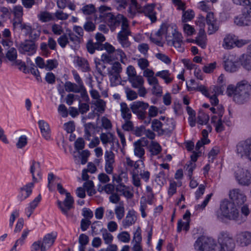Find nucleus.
Listing matches in <instances>:
<instances>
[{
    "mask_svg": "<svg viewBox=\"0 0 251 251\" xmlns=\"http://www.w3.org/2000/svg\"><path fill=\"white\" fill-rule=\"evenodd\" d=\"M249 82L246 80L238 82L235 87L228 85L226 93L228 96H233V100L237 103L241 104L248 101L251 95V90Z\"/></svg>",
    "mask_w": 251,
    "mask_h": 251,
    "instance_id": "nucleus-1",
    "label": "nucleus"
},
{
    "mask_svg": "<svg viewBox=\"0 0 251 251\" xmlns=\"http://www.w3.org/2000/svg\"><path fill=\"white\" fill-rule=\"evenodd\" d=\"M216 215L217 219L221 221L227 219L241 223L245 220L240 219L239 212L234 206V204L231 201L226 200L221 202L220 209L216 212Z\"/></svg>",
    "mask_w": 251,
    "mask_h": 251,
    "instance_id": "nucleus-2",
    "label": "nucleus"
},
{
    "mask_svg": "<svg viewBox=\"0 0 251 251\" xmlns=\"http://www.w3.org/2000/svg\"><path fill=\"white\" fill-rule=\"evenodd\" d=\"M218 242L225 251H234L235 243L232 234L229 232L221 231L218 236Z\"/></svg>",
    "mask_w": 251,
    "mask_h": 251,
    "instance_id": "nucleus-3",
    "label": "nucleus"
},
{
    "mask_svg": "<svg viewBox=\"0 0 251 251\" xmlns=\"http://www.w3.org/2000/svg\"><path fill=\"white\" fill-rule=\"evenodd\" d=\"M149 107V104L143 101H135L130 104L131 110L140 120H144L147 118V110Z\"/></svg>",
    "mask_w": 251,
    "mask_h": 251,
    "instance_id": "nucleus-4",
    "label": "nucleus"
},
{
    "mask_svg": "<svg viewBox=\"0 0 251 251\" xmlns=\"http://www.w3.org/2000/svg\"><path fill=\"white\" fill-rule=\"evenodd\" d=\"M172 34L168 35L166 37V40L168 45L174 46L179 51H183L184 50L182 46L183 45V37L181 33L176 30L173 28Z\"/></svg>",
    "mask_w": 251,
    "mask_h": 251,
    "instance_id": "nucleus-5",
    "label": "nucleus"
},
{
    "mask_svg": "<svg viewBox=\"0 0 251 251\" xmlns=\"http://www.w3.org/2000/svg\"><path fill=\"white\" fill-rule=\"evenodd\" d=\"M234 176L238 184L243 186H249L251 183V173L246 168L238 166L235 171Z\"/></svg>",
    "mask_w": 251,
    "mask_h": 251,
    "instance_id": "nucleus-6",
    "label": "nucleus"
},
{
    "mask_svg": "<svg viewBox=\"0 0 251 251\" xmlns=\"http://www.w3.org/2000/svg\"><path fill=\"white\" fill-rule=\"evenodd\" d=\"M215 242V240L211 237L201 236L197 239L194 246L198 251H210Z\"/></svg>",
    "mask_w": 251,
    "mask_h": 251,
    "instance_id": "nucleus-7",
    "label": "nucleus"
},
{
    "mask_svg": "<svg viewBox=\"0 0 251 251\" xmlns=\"http://www.w3.org/2000/svg\"><path fill=\"white\" fill-rule=\"evenodd\" d=\"M168 127H164L165 124H163L159 120L154 119L152 122L151 127L152 129L158 133L159 135H163L171 133L175 127V125L171 120H167L165 123Z\"/></svg>",
    "mask_w": 251,
    "mask_h": 251,
    "instance_id": "nucleus-8",
    "label": "nucleus"
},
{
    "mask_svg": "<svg viewBox=\"0 0 251 251\" xmlns=\"http://www.w3.org/2000/svg\"><path fill=\"white\" fill-rule=\"evenodd\" d=\"M236 152L251 161V138L239 142L236 146Z\"/></svg>",
    "mask_w": 251,
    "mask_h": 251,
    "instance_id": "nucleus-9",
    "label": "nucleus"
},
{
    "mask_svg": "<svg viewBox=\"0 0 251 251\" xmlns=\"http://www.w3.org/2000/svg\"><path fill=\"white\" fill-rule=\"evenodd\" d=\"M129 25L126 22H124L121 25V29L117 34V39L123 48L130 46V43L128 40V36L130 35Z\"/></svg>",
    "mask_w": 251,
    "mask_h": 251,
    "instance_id": "nucleus-10",
    "label": "nucleus"
},
{
    "mask_svg": "<svg viewBox=\"0 0 251 251\" xmlns=\"http://www.w3.org/2000/svg\"><path fill=\"white\" fill-rule=\"evenodd\" d=\"M105 20L112 31L114 30L116 27L119 26L121 24L122 25L124 22L128 23L127 19L123 15L118 14L115 16L110 12H108L106 14Z\"/></svg>",
    "mask_w": 251,
    "mask_h": 251,
    "instance_id": "nucleus-11",
    "label": "nucleus"
},
{
    "mask_svg": "<svg viewBox=\"0 0 251 251\" xmlns=\"http://www.w3.org/2000/svg\"><path fill=\"white\" fill-rule=\"evenodd\" d=\"M230 199L232 203L237 206H241L247 200L246 195L239 189H233L229 193Z\"/></svg>",
    "mask_w": 251,
    "mask_h": 251,
    "instance_id": "nucleus-12",
    "label": "nucleus"
},
{
    "mask_svg": "<svg viewBox=\"0 0 251 251\" xmlns=\"http://www.w3.org/2000/svg\"><path fill=\"white\" fill-rule=\"evenodd\" d=\"M67 33L61 35L57 39L58 44L62 48L69 43V40L74 43H79V38L71 30H67Z\"/></svg>",
    "mask_w": 251,
    "mask_h": 251,
    "instance_id": "nucleus-13",
    "label": "nucleus"
},
{
    "mask_svg": "<svg viewBox=\"0 0 251 251\" xmlns=\"http://www.w3.org/2000/svg\"><path fill=\"white\" fill-rule=\"evenodd\" d=\"M149 144V141L145 138H141L133 144L134 147V154L139 157L142 158L144 156L145 151L144 147Z\"/></svg>",
    "mask_w": 251,
    "mask_h": 251,
    "instance_id": "nucleus-14",
    "label": "nucleus"
},
{
    "mask_svg": "<svg viewBox=\"0 0 251 251\" xmlns=\"http://www.w3.org/2000/svg\"><path fill=\"white\" fill-rule=\"evenodd\" d=\"M86 47L88 51L91 54L94 53L96 50H101L104 49L109 54L114 52L115 50L114 47L108 43H105L104 44H97L93 45L90 42L86 45Z\"/></svg>",
    "mask_w": 251,
    "mask_h": 251,
    "instance_id": "nucleus-15",
    "label": "nucleus"
},
{
    "mask_svg": "<svg viewBox=\"0 0 251 251\" xmlns=\"http://www.w3.org/2000/svg\"><path fill=\"white\" fill-rule=\"evenodd\" d=\"M155 4L154 3L148 4L144 6H141L139 13H143L148 17L151 23H155L157 20L156 12L154 10Z\"/></svg>",
    "mask_w": 251,
    "mask_h": 251,
    "instance_id": "nucleus-16",
    "label": "nucleus"
},
{
    "mask_svg": "<svg viewBox=\"0 0 251 251\" xmlns=\"http://www.w3.org/2000/svg\"><path fill=\"white\" fill-rule=\"evenodd\" d=\"M74 202V199L70 193H66V198L63 202L58 201V205L61 211L66 215H68V212L73 207Z\"/></svg>",
    "mask_w": 251,
    "mask_h": 251,
    "instance_id": "nucleus-17",
    "label": "nucleus"
},
{
    "mask_svg": "<svg viewBox=\"0 0 251 251\" xmlns=\"http://www.w3.org/2000/svg\"><path fill=\"white\" fill-rule=\"evenodd\" d=\"M36 50V46L32 41H25L21 44L19 51L22 53L27 54L28 55L33 54Z\"/></svg>",
    "mask_w": 251,
    "mask_h": 251,
    "instance_id": "nucleus-18",
    "label": "nucleus"
},
{
    "mask_svg": "<svg viewBox=\"0 0 251 251\" xmlns=\"http://www.w3.org/2000/svg\"><path fill=\"white\" fill-rule=\"evenodd\" d=\"M236 240L242 247L247 246L251 243V232L249 231L240 232L236 235Z\"/></svg>",
    "mask_w": 251,
    "mask_h": 251,
    "instance_id": "nucleus-19",
    "label": "nucleus"
},
{
    "mask_svg": "<svg viewBox=\"0 0 251 251\" xmlns=\"http://www.w3.org/2000/svg\"><path fill=\"white\" fill-rule=\"evenodd\" d=\"M206 23L208 25V33L212 34L218 30V26L216 25V19L214 13L212 11L207 13L205 17Z\"/></svg>",
    "mask_w": 251,
    "mask_h": 251,
    "instance_id": "nucleus-20",
    "label": "nucleus"
},
{
    "mask_svg": "<svg viewBox=\"0 0 251 251\" xmlns=\"http://www.w3.org/2000/svg\"><path fill=\"white\" fill-rule=\"evenodd\" d=\"M136 220L137 216L135 211L133 210H130L122 221V225L125 228H126L134 225Z\"/></svg>",
    "mask_w": 251,
    "mask_h": 251,
    "instance_id": "nucleus-21",
    "label": "nucleus"
},
{
    "mask_svg": "<svg viewBox=\"0 0 251 251\" xmlns=\"http://www.w3.org/2000/svg\"><path fill=\"white\" fill-rule=\"evenodd\" d=\"M14 29H19L23 30L26 35H28L31 31L32 27L29 24L23 22V19H14L13 22Z\"/></svg>",
    "mask_w": 251,
    "mask_h": 251,
    "instance_id": "nucleus-22",
    "label": "nucleus"
},
{
    "mask_svg": "<svg viewBox=\"0 0 251 251\" xmlns=\"http://www.w3.org/2000/svg\"><path fill=\"white\" fill-rule=\"evenodd\" d=\"M224 67L226 71L233 73L239 69L240 63L237 61L233 60L232 57H229L225 61Z\"/></svg>",
    "mask_w": 251,
    "mask_h": 251,
    "instance_id": "nucleus-23",
    "label": "nucleus"
},
{
    "mask_svg": "<svg viewBox=\"0 0 251 251\" xmlns=\"http://www.w3.org/2000/svg\"><path fill=\"white\" fill-rule=\"evenodd\" d=\"M234 23L238 26H249L251 25V19L243 10L241 15L235 17Z\"/></svg>",
    "mask_w": 251,
    "mask_h": 251,
    "instance_id": "nucleus-24",
    "label": "nucleus"
},
{
    "mask_svg": "<svg viewBox=\"0 0 251 251\" xmlns=\"http://www.w3.org/2000/svg\"><path fill=\"white\" fill-rule=\"evenodd\" d=\"M56 237L53 233L46 234L42 240V251H46L49 249L53 244Z\"/></svg>",
    "mask_w": 251,
    "mask_h": 251,
    "instance_id": "nucleus-25",
    "label": "nucleus"
},
{
    "mask_svg": "<svg viewBox=\"0 0 251 251\" xmlns=\"http://www.w3.org/2000/svg\"><path fill=\"white\" fill-rule=\"evenodd\" d=\"M42 136L47 140L50 138V129L49 124L44 120H39L38 122Z\"/></svg>",
    "mask_w": 251,
    "mask_h": 251,
    "instance_id": "nucleus-26",
    "label": "nucleus"
},
{
    "mask_svg": "<svg viewBox=\"0 0 251 251\" xmlns=\"http://www.w3.org/2000/svg\"><path fill=\"white\" fill-rule=\"evenodd\" d=\"M34 182H29L20 188V198L21 201H24L28 198L32 193V188L34 186Z\"/></svg>",
    "mask_w": 251,
    "mask_h": 251,
    "instance_id": "nucleus-27",
    "label": "nucleus"
},
{
    "mask_svg": "<svg viewBox=\"0 0 251 251\" xmlns=\"http://www.w3.org/2000/svg\"><path fill=\"white\" fill-rule=\"evenodd\" d=\"M141 5L139 4L136 0H130V3L127 10L128 16L133 18L136 14L139 13Z\"/></svg>",
    "mask_w": 251,
    "mask_h": 251,
    "instance_id": "nucleus-28",
    "label": "nucleus"
},
{
    "mask_svg": "<svg viewBox=\"0 0 251 251\" xmlns=\"http://www.w3.org/2000/svg\"><path fill=\"white\" fill-rule=\"evenodd\" d=\"M100 140L102 143L105 146H107L108 143H112L111 145V149L114 146V143L115 142L116 138L113 134L108 133H101L100 136Z\"/></svg>",
    "mask_w": 251,
    "mask_h": 251,
    "instance_id": "nucleus-29",
    "label": "nucleus"
},
{
    "mask_svg": "<svg viewBox=\"0 0 251 251\" xmlns=\"http://www.w3.org/2000/svg\"><path fill=\"white\" fill-rule=\"evenodd\" d=\"M131 109L129 108L126 102L120 103V111L122 118L125 120H130L132 114L130 111Z\"/></svg>",
    "mask_w": 251,
    "mask_h": 251,
    "instance_id": "nucleus-30",
    "label": "nucleus"
},
{
    "mask_svg": "<svg viewBox=\"0 0 251 251\" xmlns=\"http://www.w3.org/2000/svg\"><path fill=\"white\" fill-rule=\"evenodd\" d=\"M173 27L166 24H162L159 29L156 32L155 34L158 37H160L163 35H165V37L168 35L172 34L173 31Z\"/></svg>",
    "mask_w": 251,
    "mask_h": 251,
    "instance_id": "nucleus-31",
    "label": "nucleus"
},
{
    "mask_svg": "<svg viewBox=\"0 0 251 251\" xmlns=\"http://www.w3.org/2000/svg\"><path fill=\"white\" fill-rule=\"evenodd\" d=\"M235 36L233 35H227L224 39L223 47L226 49H230L234 47Z\"/></svg>",
    "mask_w": 251,
    "mask_h": 251,
    "instance_id": "nucleus-32",
    "label": "nucleus"
},
{
    "mask_svg": "<svg viewBox=\"0 0 251 251\" xmlns=\"http://www.w3.org/2000/svg\"><path fill=\"white\" fill-rule=\"evenodd\" d=\"M64 87L67 92L76 93H79L81 88V86L79 84H76L70 81L66 82L64 84Z\"/></svg>",
    "mask_w": 251,
    "mask_h": 251,
    "instance_id": "nucleus-33",
    "label": "nucleus"
},
{
    "mask_svg": "<svg viewBox=\"0 0 251 251\" xmlns=\"http://www.w3.org/2000/svg\"><path fill=\"white\" fill-rule=\"evenodd\" d=\"M128 80L134 88H137L143 86L144 82L143 78L140 75H136L133 77L128 78Z\"/></svg>",
    "mask_w": 251,
    "mask_h": 251,
    "instance_id": "nucleus-34",
    "label": "nucleus"
},
{
    "mask_svg": "<svg viewBox=\"0 0 251 251\" xmlns=\"http://www.w3.org/2000/svg\"><path fill=\"white\" fill-rule=\"evenodd\" d=\"M155 76L164 79L167 84L171 83L173 80V78L170 77L171 74L168 70H162L156 73Z\"/></svg>",
    "mask_w": 251,
    "mask_h": 251,
    "instance_id": "nucleus-35",
    "label": "nucleus"
},
{
    "mask_svg": "<svg viewBox=\"0 0 251 251\" xmlns=\"http://www.w3.org/2000/svg\"><path fill=\"white\" fill-rule=\"evenodd\" d=\"M101 232L102 238L104 241L105 244H110L112 242L113 240V235L109 232L105 228H102L100 230Z\"/></svg>",
    "mask_w": 251,
    "mask_h": 251,
    "instance_id": "nucleus-36",
    "label": "nucleus"
},
{
    "mask_svg": "<svg viewBox=\"0 0 251 251\" xmlns=\"http://www.w3.org/2000/svg\"><path fill=\"white\" fill-rule=\"evenodd\" d=\"M77 64L83 72L90 71V67L87 60L83 58L78 57L77 59Z\"/></svg>",
    "mask_w": 251,
    "mask_h": 251,
    "instance_id": "nucleus-37",
    "label": "nucleus"
},
{
    "mask_svg": "<svg viewBox=\"0 0 251 251\" xmlns=\"http://www.w3.org/2000/svg\"><path fill=\"white\" fill-rule=\"evenodd\" d=\"M38 17L42 22H48L54 19L53 16L51 13L46 11L41 12L38 15Z\"/></svg>",
    "mask_w": 251,
    "mask_h": 251,
    "instance_id": "nucleus-38",
    "label": "nucleus"
},
{
    "mask_svg": "<svg viewBox=\"0 0 251 251\" xmlns=\"http://www.w3.org/2000/svg\"><path fill=\"white\" fill-rule=\"evenodd\" d=\"M83 186L86 190L88 195L92 196L95 194L96 192L94 189V185L93 181L88 180L84 183Z\"/></svg>",
    "mask_w": 251,
    "mask_h": 251,
    "instance_id": "nucleus-39",
    "label": "nucleus"
},
{
    "mask_svg": "<svg viewBox=\"0 0 251 251\" xmlns=\"http://www.w3.org/2000/svg\"><path fill=\"white\" fill-rule=\"evenodd\" d=\"M161 151V147L159 144L155 142H152L150 146V151L151 155H156Z\"/></svg>",
    "mask_w": 251,
    "mask_h": 251,
    "instance_id": "nucleus-40",
    "label": "nucleus"
},
{
    "mask_svg": "<svg viewBox=\"0 0 251 251\" xmlns=\"http://www.w3.org/2000/svg\"><path fill=\"white\" fill-rule=\"evenodd\" d=\"M198 123L201 125H206L208 123L209 117L204 112L200 111L198 115Z\"/></svg>",
    "mask_w": 251,
    "mask_h": 251,
    "instance_id": "nucleus-41",
    "label": "nucleus"
},
{
    "mask_svg": "<svg viewBox=\"0 0 251 251\" xmlns=\"http://www.w3.org/2000/svg\"><path fill=\"white\" fill-rule=\"evenodd\" d=\"M85 138L87 140H90L91 132L95 129L94 126L92 123H87L84 125Z\"/></svg>",
    "mask_w": 251,
    "mask_h": 251,
    "instance_id": "nucleus-42",
    "label": "nucleus"
},
{
    "mask_svg": "<svg viewBox=\"0 0 251 251\" xmlns=\"http://www.w3.org/2000/svg\"><path fill=\"white\" fill-rule=\"evenodd\" d=\"M122 71V67L119 62H115L111 67L110 70L108 71V74H120Z\"/></svg>",
    "mask_w": 251,
    "mask_h": 251,
    "instance_id": "nucleus-43",
    "label": "nucleus"
},
{
    "mask_svg": "<svg viewBox=\"0 0 251 251\" xmlns=\"http://www.w3.org/2000/svg\"><path fill=\"white\" fill-rule=\"evenodd\" d=\"M6 57L11 62L15 61L17 57V53L16 49L13 47L9 48L6 54Z\"/></svg>",
    "mask_w": 251,
    "mask_h": 251,
    "instance_id": "nucleus-44",
    "label": "nucleus"
},
{
    "mask_svg": "<svg viewBox=\"0 0 251 251\" xmlns=\"http://www.w3.org/2000/svg\"><path fill=\"white\" fill-rule=\"evenodd\" d=\"M81 10L84 14L88 15L94 13L96 11L95 6L92 4L85 5Z\"/></svg>",
    "mask_w": 251,
    "mask_h": 251,
    "instance_id": "nucleus-45",
    "label": "nucleus"
},
{
    "mask_svg": "<svg viewBox=\"0 0 251 251\" xmlns=\"http://www.w3.org/2000/svg\"><path fill=\"white\" fill-rule=\"evenodd\" d=\"M94 104L97 107V111L102 113L105 111L106 107V102L102 99L96 100L94 102Z\"/></svg>",
    "mask_w": 251,
    "mask_h": 251,
    "instance_id": "nucleus-46",
    "label": "nucleus"
},
{
    "mask_svg": "<svg viewBox=\"0 0 251 251\" xmlns=\"http://www.w3.org/2000/svg\"><path fill=\"white\" fill-rule=\"evenodd\" d=\"M125 93L127 99L129 100H135L138 97L137 93L128 87L125 88Z\"/></svg>",
    "mask_w": 251,
    "mask_h": 251,
    "instance_id": "nucleus-47",
    "label": "nucleus"
},
{
    "mask_svg": "<svg viewBox=\"0 0 251 251\" xmlns=\"http://www.w3.org/2000/svg\"><path fill=\"white\" fill-rule=\"evenodd\" d=\"M212 196V194L211 193L210 194H208L206 196V198H205L204 200L202 202V203L201 204H198L196 205L195 207V208L196 210H202L204 209L205 206L207 205L208 203L209 202L211 197Z\"/></svg>",
    "mask_w": 251,
    "mask_h": 251,
    "instance_id": "nucleus-48",
    "label": "nucleus"
},
{
    "mask_svg": "<svg viewBox=\"0 0 251 251\" xmlns=\"http://www.w3.org/2000/svg\"><path fill=\"white\" fill-rule=\"evenodd\" d=\"M122 127L125 131L132 132L134 127L133 122L130 120H125V123Z\"/></svg>",
    "mask_w": 251,
    "mask_h": 251,
    "instance_id": "nucleus-49",
    "label": "nucleus"
},
{
    "mask_svg": "<svg viewBox=\"0 0 251 251\" xmlns=\"http://www.w3.org/2000/svg\"><path fill=\"white\" fill-rule=\"evenodd\" d=\"M198 7L201 11L205 12L206 14L211 12V9L210 5L208 3L204 1H201L199 3Z\"/></svg>",
    "mask_w": 251,
    "mask_h": 251,
    "instance_id": "nucleus-50",
    "label": "nucleus"
},
{
    "mask_svg": "<svg viewBox=\"0 0 251 251\" xmlns=\"http://www.w3.org/2000/svg\"><path fill=\"white\" fill-rule=\"evenodd\" d=\"M13 13L15 16V19H22L23 8L21 5L15 6L13 8Z\"/></svg>",
    "mask_w": 251,
    "mask_h": 251,
    "instance_id": "nucleus-51",
    "label": "nucleus"
},
{
    "mask_svg": "<svg viewBox=\"0 0 251 251\" xmlns=\"http://www.w3.org/2000/svg\"><path fill=\"white\" fill-rule=\"evenodd\" d=\"M132 183L135 187L141 186L140 178L138 175V172L133 171L132 172Z\"/></svg>",
    "mask_w": 251,
    "mask_h": 251,
    "instance_id": "nucleus-52",
    "label": "nucleus"
},
{
    "mask_svg": "<svg viewBox=\"0 0 251 251\" xmlns=\"http://www.w3.org/2000/svg\"><path fill=\"white\" fill-rule=\"evenodd\" d=\"M133 241L135 242L134 244H141L142 241L141 236V229L138 226L134 233Z\"/></svg>",
    "mask_w": 251,
    "mask_h": 251,
    "instance_id": "nucleus-53",
    "label": "nucleus"
},
{
    "mask_svg": "<svg viewBox=\"0 0 251 251\" xmlns=\"http://www.w3.org/2000/svg\"><path fill=\"white\" fill-rule=\"evenodd\" d=\"M117 238L119 240L124 243H128L130 241V235L126 231H123L119 233Z\"/></svg>",
    "mask_w": 251,
    "mask_h": 251,
    "instance_id": "nucleus-54",
    "label": "nucleus"
},
{
    "mask_svg": "<svg viewBox=\"0 0 251 251\" xmlns=\"http://www.w3.org/2000/svg\"><path fill=\"white\" fill-rule=\"evenodd\" d=\"M194 16V12L192 10H187L183 12L182 15V22L183 23L187 22L191 20Z\"/></svg>",
    "mask_w": 251,
    "mask_h": 251,
    "instance_id": "nucleus-55",
    "label": "nucleus"
},
{
    "mask_svg": "<svg viewBox=\"0 0 251 251\" xmlns=\"http://www.w3.org/2000/svg\"><path fill=\"white\" fill-rule=\"evenodd\" d=\"M196 168V164L195 163L192 162L191 161H189L188 164H186L185 168L186 170L188 172V176L189 177V179H191L193 175V171L194 169Z\"/></svg>",
    "mask_w": 251,
    "mask_h": 251,
    "instance_id": "nucleus-56",
    "label": "nucleus"
},
{
    "mask_svg": "<svg viewBox=\"0 0 251 251\" xmlns=\"http://www.w3.org/2000/svg\"><path fill=\"white\" fill-rule=\"evenodd\" d=\"M38 167H40V163L39 162H36L34 160H33L32 161V164L30 166V172L32 174V182H37V179L35 177L34 175V172L35 170L36 169V168Z\"/></svg>",
    "mask_w": 251,
    "mask_h": 251,
    "instance_id": "nucleus-57",
    "label": "nucleus"
},
{
    "mask_svg": "<svg viewBox=\"0 0 251 251\" xmlns=\"http://www.w3.org/2000/svg\"><path fill=\"white\" fill-rule=\"evenodd\" d=\"M115 214L119 220L123 219L125 215V208L123 205L117 206L115 209Z\"/></svg>",
    "mask_w": 251,
    "mask_h": 251,
    "instance_id": "nucleus-58",
    "label": "nucleus"
},
{
    "mask_svg": "<svg viewBox=\"0 0 251 251\" xmlns=\"http://www.w3.org/2000/svg\"><path fill=\"white\" fill-rule=\"evenodd\" d=\"M146 131V128L145 126H136L134 127V129L132 131V133L136 136L140 137L144 134Z\"/></svg>",
    "mask_w": 251,
    "mask_h": 251,
    "instance_id": "nucleus-59",
    "label": "nucleus"
},
{
    "mask_svg": "<svg viewBox=\"0 0 251 251\" xmlns=\"http://www.w3.org/2000/svg\"><path fill=\"white\" fill-rule=\"evenodd\" d=\"M58 66V62L55 59L48 60L46 63L45 69L48 70H52Z\"/></svg>",
    "mask_w": 251,
    "mask_h": 251,
    "instance_id": "nucleus-60",
    "label": "nucleus"
},
{
    "mask_svg": "<svg viewBox=\"0 0 251 251\" xmlns=\"http://www.w3.org/2000/svg\"><path fill=\"white\" fill-rule=\"evenodd\" d=\"M100 188H99L98 189L100 192L104 190L107 194H111L114 191L115 186L112 184L108 183L105 185L104 186L101 187V190H100Z\"/></svg>",
    "mask_w": 251,
    "mask_h": 251,
    "instance_id": "nucleus-61",
    "label": "nucleus"
},
{
    "mask_svg": "<svg viewBox=\"0 0 251 251\" xmlns=\"http://www.w3.org/2000/svg\"><path fill=\"white\" fill-rule=\"evenodd\" d=\"M105 162L115 163V154L112 151H106L104 153Z\"/></svg>",
    "mask_w": 251,
    "mask_h": 251,
    "instance_id": "nucleus-62",
    "label": "nucleus"
},
{
    "mask_svg": "<svg viewBox=\"0 0 251 251\" xmlns=\"http://www.w3.org/2000/svg\"><path fill=\"white\" fill-rule=\"evenodd\" d=\"M40 1L42 0H22L23 5L26 8H31L33 5Z\"/></svg>",
    "mask_w": 251,
    "mask_h": 251,
    "instance_id": "nucleus-63",
    "label": "nucleus"
},
{
    "mask_svg": "<svg viewBox=\"0 0 251 251\" xmlns=\"http://www.w3.org/2000/svg\"><path fill=\"white\" fill-rule=\"evenodd\" d=\"M78 242L80 245L79 246L85 247V246L89 242V237L86 234H81L79 237Z\"/></svg>",
    "mask_w": 251,
    "mask_h": 251,
    "instance_id": "nucleus-64",
    "label": "nucleus"
}]
</instances>
